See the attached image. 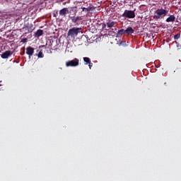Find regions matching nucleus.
Listing matches in <instances>:
<instances>
[{
    "instance_id": "1",
    "label": "nucleus",
    "mask_w": 181,
    "mask_h": 181,
    "mask_svg": "<svg viewBox=\"0 0 181 181\" xmlns=\"http://www.w3.org/2000/svg\"><path fill=\"white\" fill-rule=\"evenodd\" d=\"M156 15L153 16V19L155 21H158V19H160V18H165L169 13V10L163 9V8H158L156 12Z\"/></svg>"
},
{
    "instance_id": "2",
    "label": "nucleus",
    "mask_w": 181,
    "mask_h": 181,
    "mask_svg": "<svg viewBox=\"0 0 181 181\" xmlns=\"http://www.w3.org/2000/svg\"><path fill=\"white\" fill-rule=\"evenodd\" d=\"M80 32H81V28L74 27L69 30L67 36L68 37H73L74 39V37H77Z\"/></svg>"
},
{
    "instance_id": "3",
    "label": "nucleus",
    "mask_w": 181,
    "mask_h": 181,
    "mask_svg": "<svg viewBox=\"0 0 181 181\" xmlns=\"http://www.w3.org/2000/svg\"><path fill=\"white\" fill-rule=\"evenodd\" d=\"M80 64V60L77 58H74L72 60H69L66 62V67H77Z\"/></svg>"
},
{
    "instance_id": "4",
    "label": "nucleus",
    "mask_w": 181,
    "mask_h": 181,
    "mask_svg": "<svg viewBox=\"0 0 181 181\" xmlns=\"http://www.w3.org/2000/svg\"><path fill=\"white\" fill-rule=\"evenodd\" d=\"M122 16V18H128V19H134L135 18V11L125 10Z\"/></svg>"
},
{
    "instance_id": "5",
    "label": "nucleus",
    "mask_w": 181,
    "mask_h": 181,
    "mask_svg": "<svg viewBox=\"0 0 181 181\" xmlns=\"http://www.w3.org/2000/svg\"><path fill=\"white\" fill-rule=\"evenodd\" d=\"M26 54L28 55V59H30L32 58V56H33V54L35 53V48L32 47H28L26 48Z\"/></svg>"
},
{
    "instance_id": "6",
    "label": "nucleus",
    "mask_w": 181,
    "mask_h": 181,
    "mask_svg": "<svg viewBox=\"0 0 181 181\" xmlns=\"http://www.w3.org/2000/svg\"><path fill=\"white\" fill-rule=\"evenodd\" d=\"M12 54H13V52H12V51L7 50L1 55V59H8V57L12 56Z\"/></svg>"
},
{
    "instance_id": "7",
    "label": "nucleus",
    "mask_w": 181,
    "mask_h": 181,
    "mask_svg": "<svg viewBox=\"0 0 181 181\" xmlns=\"http://www.w3.org/2000/svg\"><path fill=\"white\" fill-rule=\"evenodd\" d=\"M72 23H76L78 25V21H81V17L80 16H69Z\"/></svg>"
},
{
    "instance_id": "8",
    "label": "nucleus",
    "mask_w": 181,
    "mask_h": 181,
    "mask_svg": "<svg viewBox=\"0 0 181 181\" xmlns=\"http://www.w3.org/2000/svg\"><path fill=\"white\" fill-rule=\"evenodd\" d=\"M69 13V8H64L59 11L60 16H66V14Z\"/></svg>"
},
{
    "instance_id": "9",
    "label": "nucleus",
    "mask_w": 181,
    "mask_h": 181,
    "mask_svg": "<svg viewBox=\"0 0 181 181\" xmlns=\"http://www.w3.org/2000/svg\"><path fill=\"white\" fill-rule=\"evenodd\" d=\"M125 33L127 35H132L134 32H135V30L132 28V27H128L126 30H124Z\"/></svg>"
},
{
    "instance_id": "10",
    "label": "nucleus",
    "mask_w": 181,
    "mask_h": 181,
    "mask_svg": "<svg viewBox=\"0 0 181 181\" xmlns=\"http://www.w3.org/2000/svg\"><path fill=\"white\" fill-rule=\"evenodd\" d=\"M43 35V30H37V32L35 33V37H40Z\"/></svg>"
},
{
    "instance_id": "11",
    "label": "nucleus",
    "mask_w": 181,
    "mask_h": 181,
    "mask_svg": "<svg viewBox=\"0 0 181 181\" xmlns=\"http://www.w3.org/2000/svg\"><path fill=\"white\" fill-rule=\"evenodd\" d=\"M175 21H176V17L173 15H171L166 18V22H175Z\"/></svg>"
},
{
    "instance_id": "12",
    "label": "nucleus",
    "mask_w": 181,
    "mask_h": 181,
    "mask_svg": "<svg viewBox=\"0 0 181 181\" xmlns=\"http://www.w3.org/2000/svg\"><path fill=\"white\" fill-rule=\"evenodd\" d=\"M124 33H125V30L124 29L119 30L116 34V37H121L122 35H124Z\"/></svg>"
},
{
    "instance_id": "13",
    "label": "nucleus",
    "mask_w": 181,
    "mask_h": 181,
    "mask_svg": "<svg viewBox=\"0 0 181 181\" xmlns=\"http://www.w3.org/2000/svg\"><path fill=\"white\" fill-rule=\"evenodd\" d=\"M115 26V21H109L107 23V28H114Z\"/></svg>"
},
{
    "instance_id": "14",
    "label": "nucleus",
    "mask_w": 181,
    "mask_h": 181,
    "mask_svg": "<svg viewBox=\"0 0 181 181\" xmlns=\"http://www.w3.org/2000/svg\"><path fill=\"white\" fill-rule=\"evenodd\" d=\"M25 28H28V32L33 31V25H32V24H28V25L25 26Z\"/></svg>"
},
{
    "instance_id": "15",
    "label": "nucleus",
    "mask_w": 181,
    "mask_h": 181,
    "mask_svg": "<svg viewBox=\"0 0 181 181\" xmlns=\"http://www.w3.org/2000/svg\"><path fill=\"white\" fill-rule=\"evenodd\" d=\"M83 62H86L85 64H88L91 62V59L89 57H83Z\"/></svg>"
},
{
    "instance_id": "16",
    "label": "nucleus",
    "mask_w": 181,
    "mask_h": 181,
    "mask_svg": "<svg viewBox=\"0 0 181 181\" xmlns=\"http://www.w3.org/2000/svg\"><path fill=\"white\" fill-rule=\"evenodd\" d=\"M38 59H43L45 57V54H43V52L42 51H40L37 54Z\"/></svg>"
},
{
    "instance_id": "17",
    "label": "nucleus",
    "mask_w": 181,
    "mask_h": 181,
    "mask_svg": "<svg viewBox=\"0 0 181 181\" xmlns=\"http://www.w3.org/2000/svg\"><path fill=\"white\" fill-rule=\"evenodd\" d=\"M100 25L102 26V30H107V29H105L107 28V24L103 23Z\"/></svg>"
},
{
    "instance_id": "18",
    "label": "nucleus",
    "mask_w": 181,
    "mask_h": 181,
    "mask_svg": "<svg viewBox=\"0 0 181 181\" xmlns=\"http://www.w3.org/2000/svg\"><path fill=\"white\" fill-rule=\"evenodd\" d=\"M175 40H177L178 39H180V33H177L174 36Z\"/></svg>"
},
{
    "instance_id": "19",
    "label": "nucleus",
    "mask_w": 181,
    "mask_h": 181,
    "mask_svg": "<svg viewBox=\"0 0 181 181\" xmlns=\"http://www.w3.org/2000/svg\"><path fill=\"white\" fill-rule=\"evenodd\" d=\"M86 8L88 9V12H90V11H94V9H95V8H94L93 6H88Z\"/></svg>"
},
{
    "instance_id": "20",
    "label": "nucleus",
    "mask_w": 181,
    "mask_h": 181,
    "mask_svg": "<svg viewBox=\"0 0 181 181\" xmlns=\"http://www.w3.org/2000/svg\"><path fill=\"white\" fill-rule=\"evenodd\" d=\"M81 9L83 12H88V8H87V7H81Z\"/></svg>"
},
{
    "instance_id": "21",
    "label": "nucleus",
    "mask_w": 181,
    "mask_h": 181,
    "mask_svg": "<svg viewBox=\"0 0 181 181\" xmlns=\"http://www.w3.org/2000/svg\"><path fill=\"white\" fill-rule=\"evenodd\" d=\"M119 45H120V46H127V42H125V41H122V42L119 43Z\"/></svg>"
},
{
    "instance_id": "22",
    "label": "nucleus",
    "mask_w": 181,
    "mask_h": 181,
    "mask_svg": "<svg viewBox=\"0 0 181 181\" xmlns=\"http://www.w3.org/2000/svg\"><path fill=\"white\" fill-rule=\"evenodd\" d=\"M88 64V67L90 69V70H91V67H93V63L90 62Z\"/></svg>"
},
{
    "instance_id": "23",
    "label": "nucleus",
    "mask_w": 181,
    "mask_h": 181,
    "mask_svg": "<svg viewBox=\"0 0 181 181\" xmlns=\"http://www.w3.org/2000/svg\"><path fill=\"white\" fill-rule=\"evenodd\" d=\"M21 56H23L25 54V48L23 49V51L21 52L20 54Z\"/></svg>"
},
{
    "instance_id": "24",
    "label": "nucleus",
    "mask_w": 181,
    "mask_h": 181,
    "mask_svg": "<svg viewBox=\"0 0 181 181\" xmlns=\"http://www.w3.org/2000/svg\"><path fill=\"white\" fill-rule=\"evenodd\" d=\"M26 39L23 40L22 42H23V43H25V42H26Z\"/></svg>"
}]
</instances>
